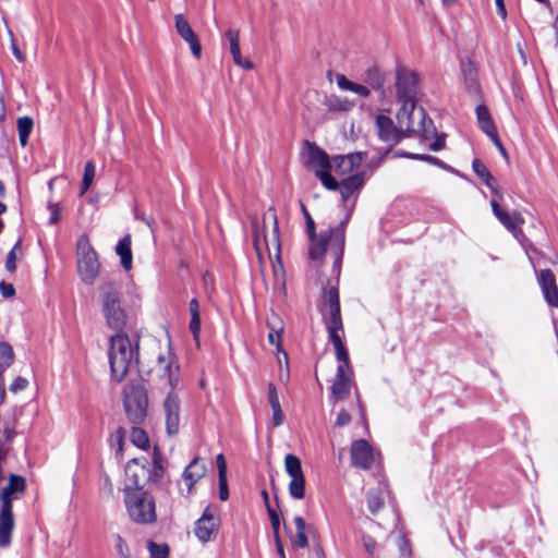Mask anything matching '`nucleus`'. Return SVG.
I'll list each match as a JSON object with an SVG mask.
<instances>
[{
	"label": "nucleus",
	"mask_w": 558,
	"mask_h": 558,
	"mask_svg": "<svg viewBox=\"0 0 558 558\" xmlns=\"http://www.w3.org/2000/svg\"><path fill=\"white\" fill-rule=\"evenodd\" d=\"M226 37L229 41L230 52L232 54L234 63L245 70H252L254 66L253 63L250 60L242 58L239 40V31L230 28L226 32Z\"/></svg>",
	"instance_id": "nucleus-25"
},
{
	"label": "nucleus",
	"mask_w": 558,
	"mask_h": 558,
	"mask_svg": "<svg viewBox=\"0 0 558 558\" xmlns=\"http://www.w3.org/2000/svg\"><path fill=\"white\" fill-rule=\"evenodd\" d=\"M536 276L546 303L558 308V286L554 272L550 269H541Z\"/></svg>",
	"instance_id": "nucleus-18"
},
{
	"label": "nucleus",
	"mask_w": 558,
	"mask_h": 558,
	"mask_svg": "<svg viewBox=\"0 0 558 558\" xmlns=\"http://www.w3.org/2000/svg\"><path fill=\"white\" fill-rule=\"evenodd\" d=\"M365 173L359 172L343 179L340 182L339 190L342 198L348 199L354 192L360 190L364 184Z\"/></svg>",
	"instance_id": "nucleus-28"
},
{
	"label": "nucleus",
	"mask_w": 558,
	"mask_h": 558,
	"mask_svg": "<svg viewBox=\"0 0 558 558\" xmlns=\"http://www.w3.org/2000/svg\"><path fill=\"white\" fill-rule=\"evenodd\" d=\"M27 385H28L27 379L19 376L14 379V381L11 384L9 389L12 392H17V391L24 390L27 387Z\"/></svg>",
	"instance_id": "nucleus-56"
},
{
	"label": "nucleus",
	"mask_w": 558,
	"mask_h": 558,
	"mask_svg": "<svg viewBox=\"0 0 558 558\" xmlns=\"http://www.w3.org/2000/svg\"><path fill=\"white\" fill-rule=\"evenodd\" d=\"M219 498L225 501L229 498L227 475H218Z\"/></svg>",
	"instance_id": "nucleus-50"
},
{
	"label": "nucleus",
	"mask_w": 558,
	"mask_h": 558,
	"mask_svg": "<svg viewBox=\"0 0 558 558\" xmlns=\"http://www.w3.org/2000/svg\"><path fill=\"white\" fill-rule=\"evenodd\" d=\"M403 156L412 158V159H416V160L426 161V162L435 165L439 168H445V163L440 159H438L437 157L430 156V155L407 153Z\"/></svg>",
	"instance_id": "nucleus-45"
},
{
	"label": "nucleus",
	"mask_w": 558,
	"mask_h": 558,
	"mask_svg": "<svg viewBox=\"0 0 558 558\" xmlns=\"http://www.w3.org/2000/svg\"><path fill=\"white\" fill-rule=\"evenodd\" d=\"M284 469L291 477L288 486L290 496L294 499H303L305 496V477L301 460L296 456L288 453L284 457Z\"/></svg>",
	"instance_id": "nucleus-11"
},
{
	"label": "nucleus",
	"mask_w": 558,
	"mask_h": 558,
	"mask_svg": "<svg viewBox=\"0 0 558 558\" xmlns=\"http://www.w3.org/2000/svg\"><path fill=\"white\" fill-rule=\"evenodd\" d=\"M475 111L481 130L488 136H496V126L487 107L485 105H478Z\"/></svg>",
	"instance_id": "nucleus-30"
},
{
	"label": "nucleus",
	"mask_w": 558,
	"mask_h": 558,
	"mask_svg": "<svg viewBox=\"0 0 558 558\" xmlns=\"http://www.w3.org/2000/svg\"><path fill=\"white\" fill-rule=\"evenodd\" d=\"M114 547L121 558H130V550L126 542L122 538L121 535H113Z\"/></svg>",
	"instance_id": "nucleus-46"
},
{
	"label": "nucleus",
	"mask_w": 558,
	"mask_h": 558,
	"mask_svg": "<svg viewBox=\"0 0 558 558\" xmlns=\"http://www.w3.org/2000/svg\"><path fill=\"white\" fill-rule=\"evenodd\" d=\"M350 422H351L350 413L347 410L341 409L338 412L336 421H335L336 426L342 427V426L348 425Z\"/></svg>",
	"instance_id": "nucleus-54"
},
{
	"label": "nucleus",
	"mask_w": 558,
	"mask_h": 558,
	"mask_svg": "<svg viewBox=\"0 0 558 558\" xmlns=\"http://www.w3.org/2000/svg\"><path fill=\"white\" fill-rule=\"evenodd\" d=\"M95 178V165L93 161H87L84 167V174L81 185L80 195H84L93 184Z\"/></svg>",
	"instance_id": "nucleus-39"
},
{
	"label": "nucleus",
	"mask_w": 558,
	"mask_h": 558,
	"mask_svg": "<svg viewBox=\"0 0 558 558\" xmlns=\"http://www.w3.org/2000/svg\"><path fill=\"white\" fill-rule=\"evenodd\" d=\"M101 313L109 328L122 330L126 324V313L121 302L120 286L117 282H104L99 287Z\"/></svg>",
	"instance_id": "nucleus-3"
},
{
	"label": "nucleus",
	"mask_w": 558,
	"mask_h": 558,
	"mask_svg": "<svg viewBox=\"0 0 558 558\" xmlns=\"http://www.w3.org/2000/svg\"><path fill=\"white\" fill-rule=\"evenodd\" d=\"M124 505L130 519L138 524H150L157 519L156 502L144 489L123 488Z\"/></svg>",
	"instance_id": "nucleus-4"
},
{
	"label": "nucleus",
	"mask_w": 558,
	"mask_h": 558,
	"mask_svg": "<svg viewBox=\"0 0 558 558\" xmlns=\"http://www.w3.org/2000/svg\"><path fill=\"white\" fill-rule=\"evenodd\" d=\"M397 100L401 105L397 113L399 124L409 125L411 112L416 109L418 80L415 72L398 66L396 70Z\"/></svg>",
	"instance_id": "nucleus-1"
},
{
	"label": "nucleus",
	"mask_w": 558,
	"mask_h": 558,
	"mask_svg": "<svg viewBox=\"0 0 558 558\" xmlns=\"http://www.w3.org/2000/svg\"><path fill=\"white\" fill-rule=\"evenodd\" d=\"M351 463L362 470H368L374 463V453L371 445L364 439H357L351 445Z\"/></svg>",
	"instance_id": "nucleus-19"
},
{
	"label": "nucleus",
	"mask_w": 558,
	"mask_h": 558,
	"mask_svg": "<svg viewBox=\"0 0 558 558\" xmlns=\"http://www.w3.org/2000/svg\"><path fill=\"white\" fill-rule=\"evenodd\" d=\"M363 81L374 90L385 95L384 85L386 82L385 73L375 64L368 66L363 74Z\"/></svg>",
	"instance_id": "nucleus-27"
},
{
	"label": "nucleus",
	"mask_w": 558,
	"mask_h": 558,
	"mask_svg": "<svg viewBox=\"0 0 558 558\" xmlns=\"http://www.w3.org/2000/svg\"><path fill=\"white\" fill-rule=\"evenodd\" d=\"M268 400L271 409L281 407L277 388L272 383L268 384Z\"/></svg>",
	"instance_id": "nucleus-52"
},
{
	"label": "nucleus",
	"mask_w": 558,
	"mask_h": 558,
	"mask_svg": "<svg viewBox=\"0 0 558 558\" xmlns=\"http://www.w3.org/2000/svg\"><path fill=\"white\" fill-rule=\"evenodd\" d=\"M472 168L473 171L483 180L485 185L489 187L493 191V193L500 197V194L496 189V180L492 175L488 168L480 159L473 160Z\"/></svg>",
	"instance_id": "nucleus-31"
},
{
	"label": "nucleus",
	"mask_w": 558,
	"mask_h": 558,
	"mask_svg": "<svg viewBox=\"0 0 558 558\" xmlns=\"http://www.w3.org/2000/svg\"><path fill=\"white\" fill-rule=\"evenodd\" d=\"M344 158L347 159V161L350 163V166H352V169H356L359 168L363 161L366 159V153H353V154H348V155H344Z\"/></svg>",
	"instance_id": "nucleus-49"
},
{
	"label": "nucleus",
	"mask_w": 558,
	"mask_h": 558,
	"mask_svg": "<svg viewBox=\"0 0 558 558\" xmlns=\"http://www.w3.org/2000/svg\"><path fill=\"white\" fill-rule=\"evenodd\" d=\"M148 550L151 558H168L169 546L167 544H157L155 542H148Z\"/></svg>",
	"instance_id": "nucleus-42"
},
{
	"label": "nucleus",
	"mask_w": 558,
	"mask_h": 558,
	"mask_svg": "<svg viewBox=\"0 0 558 558\" xmlns=\"http://www.w3.org/2000/svg\"><path fill=\"white\" fill-rule=\"evenodd\" d=\"M367 507L375 514L384 507V497L378 488H372L367 492Z\"/></svg>",
	"instance_id": "nucleus-36"
},
{
	"label": "nucleus",
	"mask_w": 558,
	"mask_h": 558,
	"mask_svg": "<svg viewBox=\"0 0 558 558\" xmlns=\"http://www.w3.org/2000/svg\"><path fill=\"white\" fill-rule=\"evenodd\" d=\"M148 469L147 482L153 484H159L163 477L165 469L162 466L161 454L157 449L154 451L153 463Z\"/></svg>",
	"instance_id": "nucleus-32"
},
{
	"label": "nucleus",
	"mask_w": 558,
	"mask_h": 558,
	"mask_svg": "<svg viewBox=\"0 0 558 558\" xmlns=\"http://www.w3.org/2000/svg\"><path fill=\"white\" fill-rule=\"evenodd\" d=\"M307 145V167L315 175L330 171L332 162L325 150L319 148L316 144L306 142Z\"/></svg>",
	"instance_id": "nucleus-20"
},
{
	"label": "nucleus",
	"mask_w": 558,
	"mask_h": 558,
	"mask_svg": "<svg viewBox=\"0 0 558 558\" xmlns=\"http://www.w3.org/2000/svg\"><path fill=\"white\" fill-rule=\"evenodd\" d=\"M49 209L51 210V216H50L49 222L50 223L59 222V220H60V213H61V208L59 207V205L58 204H50L49 205Z\"/></svg>",
	"instance_id": "nucleus-62"
},
{
	"label": "nucleus",
	"mask_w": 558,
	"mask_h": 558,
	"mask_svg": "<svg viewBox=\"0 0 558 558\" xmlns=\"http://www.w3.org/2000/svg\"><path fill=\"white\" fill-rule=\"evenodd\" d=\"M77 274L86 284H93L100 270V263L87 234H82L76 242Z\"/></svg>",
	"instance_id": "nucleus-6"
},
{
	"label": "nucleus",
	"mask_w": 558,
	"mask_h": 558,
	"mask_svg": "<svg viewBox=\"0 0 558 558\" xmlns=\"http://www.w3.org/2000/svg\"><path fill=\"white\" fill-rule=\"evenodd\" d=\"M329 108L333 110H347L345 105L339 99L330 100Z\"/></svg>",
	"instance_id": "nucleus-64"
},
{
	"label": "nucleus",
	"mask_w": 558,
	"mask_h": 558,
	"mask_svg": "<svg viewBox=\"0 0 558 558\" xmlns=\"http://www.w3.org/2000/svg\"><path fill=\"white\" fill-rule=\"evenodd\" d=\"M0 292L3 298H11L15 294V289H14L13 284L5 283L2 281L0 283Z\"/></svg>",
	"instance_id": "nucleus-58"
},
{
	"label": "nucleus",
	"mask_w": 558,
	"mask_h": 558,
	"mask_svg": "<svg viewBox=\"0 0 558 558\" xmlns=\"http://www.w3.org/2000/svg\"><path fill=\"white\" fill-rule=\"evenodd\" d=\"M174 21H175V28H177V32L180 35V37L189 44L192 53L196 58H199L201 53H202V46H201L197 35L192 29L187 20L182 14H177L174 16Z\"/></svg>",
	"instance_id": "nucleus-23"
},
{
	"label": "nucleus",
	"mask_w": 558,
	"mask_h": 558,
	"mask_svg": "<svg viewBox=\"0 0 558 558\" xmlns=\"http://www.w3.org/2000/svg\"><path fill=\"white\" fill-rule=\"evenodd\" d=\"M332 168L339 175H345L353 171L352 166H350L344 156L333 157Z\"/></svg>",
	"instance_id": "nucleus-41"
},
{
	"label": "nucleus",
	"mask_w": 558,
	"mask_h": 558,
	"mask_svg": "<svg viewBox=\"0 0 558 558\" xmlns=\"http://www.w3.org/2000/svg\"><path fill=\"white\" fill-rule=\"evenodd\" d=\"M116 253L121 258V265L125 270L132 268L131 234H125L117 244Z\"/></svg>",
	"instance_id": "nucleus-29"
},
{
	"label": "nucleus",
	"mask_w": 558,
	"mask_h": 558,
	"mask_svg": "<svg viewBox=\"0 0 558 558\" xmlns=\"http://www.w3.org/2000/svg\"><path fill=\"white\" fill-rule=\"evenodd\" d=\"M148 473L146 465L141 464L137 459H132L125 466L126 484L124 488L143 489Z\"/></svg>",
	"instance_id": "nucleus-21"
},
{
	"label": "nucleus",
	"mask_w": 558,
	"mask_h": 558,
	"mask_svg": "<svg viewBox=\"0 0 558 558\" xmlns=\"http://www.w3.org/2000/svg\"><path fill=\"white\" fill-rule=\"evenodd\" d=\"M130 438L132 444L140 449H147L149 447L148 435L141 427H132Z\"/></svg>",
	"instance_id": "nucleus-38"
},
{
	"label": "nucleus",
	"mask_w": 558,
	"mask_h": 558,
	"mask_svg": "<svg viewBox=\"0 0 558 558\" xmlns=\"http://www.w3.org/2000/svg\"><path fill=\"white\" fill-rule=\"evenodd\" d=\"M219 524L220 519L214 513L210 507H207L203 515L195 522V536L202 543H207L217 535Z\"/></svg>",
	"instance_id": "nucleus-14"
},
{
	"label": "nucleus",
	"mask_w": 558,
	"mask_h": 558,
	"mask_svg": "<svg viewBox=\"0 0 558 558\" xmlns=\"http://www.w3.org/2000/svg\"><path fill=\"white\" fill-rule=\"evenodd\" d=\"M302 209L306 222V233L310 239L308 256L313 260L322 259L327 250V235H325V231L319 234L316 233V226L312 216L304 206Z\"/></svg>",
	"instance_id": "nucleus-13"
},
{
	"label": "nucleus",
	"mask_w": 558,
	"mask_h": 558,
	"mask_svg": "<svg viewBox=\"0 0 558 558\" xmlns=\"http://www.w3.org/2000/svg\"><path fill=\"white\" fill-rule=\"evenodd\" d=\"M125 429L123 427L117 428L114 435L112 436L113 445L117 446L116 453L120 454L123 451L124 438H125Z\"/></svg>",
	"instance_id": "nucleus-47"
},
{
	"label": "nucleus",
	"mask_w": 558,
	"mask_h": 558,
	"mask_svg": "<svg viewBox=\"0 0 558 558\" xmlns=\"http://www.w3.org/2000/svg\"><path fill=\"white\" fill-rule=\"evenodd\" d=\"M253 242L255 250L258 252L264 243L267 247L272 243L279 247V227L276 210L269 207L263 216V227L259 226L257 218L252 220Z\"/></svg>",
	"instance_id": "nucleus-9"
},
{
	"label": "nucleus",
	"mask_w": 558,
	"mask_h": 558,
	"mask_svg": "<svg viewBox=\"0 0 558 558\" xmlns=\"http://www.w3.org/2000/svg\"><path fill=\"white\" fill-rule=\"evenodd\" d=\"M352 92L357 94L361 97H364V98H366L371 95V89H369L368 85L365 86V85L357 84V83H354Z\"/></svg>",
	"instance_id": "nucleus-59"
},
{
	"label": "nucleus",
	"mask_w": 558,
	"mask_h": 558,
	"mask_svg": "<svg viewBox=\"0 0 558 558\" xmlns=\"http://www.w3.org/2000/svg\"><path fill=\"white\" fill-rule=\"evenodd\" d=\"M26 489V481L21 475L11 474L8 485L0 495V547H7L11 543V534L14 529L12 502L17 499L19 494Z\"/></svg>",
	"instance_id": "nucleus-2"
},
{
	"label": "nucleus",
	"mask_w": 558,
	"mask_h": 558,
	"mask_svg": "<svg viewBox=\"0 0 558 558\" xmlns=\"http://www.w3.org/2000/svg\"><path fill=\"white\" fill-rule=\"evenodd\" d=\"M353 386V372H343L341 367H337V373L330 387L331 397L338 401L345 399Z\"/></svg>",
	"instance_id": "nucleus-24"
},
{
	"label": "nucleus",
	"mask_w": 558,
	"mask_h": 558,
	"mask_svg": "<svg viewBox=\"0 0 558 558\" xmlns=\"http://www.w3.org/2000/svg\"><path fill=\"white\" fill-rule=\"evenodd\" d=\"M134 359V349L126 335L117 333L110 338L109 363L112 378L122 381Z\"/></svg>",
	"instance_id": "nucleus-5"
},
{
	"label": "nucleus",
	"mask_w": 558,
	"mask_h": 558,
	"mask_svg": "<svg viewBox=\"0 0 558 558\" xmlns=\"http://www.w3.org/2000/svg\"><path fill=\"white\" fill-rule=\"evenodd\" d=\"M189 311L191 314V322L189 327L194 339H197L201 331L199 303L197 299L194 298L190 301Z\"/></svg>",
	"instance_id": "nucleus-33"
},
{
	"label": "nucleus",
	"mask_w": 558,
	"mask_h": 558,
	"mask_svg": "<svg viewBox=\"0 0 558 558\" xmlns=\"http://www.w3.org/2000/svg\"><path fill=\"white\" fill-rule=\"evenodd\" d=\"M324 300L327 306V313H324V320L328 331L329 340L333 348L343 344L339 331L343 330L341 318L339 291L331 287L324 291Z\"/></svg>",
	"instance_id": "nucleus-8"
},
{
	"label": "nucleus",
	"mask_w": 558,
	"mask_h": 558,
	"mask_svg": "<svg viewBox=\"0 0 558 558\" xmlns=\"http://www.w3.org/2000/svg\"><path fill=\"white\" fill-rule=\"evenodd\" d=\"M490 206L494 215L507 230H509L517 239L523 235L521 227L524 223V218L520 213L513 211L512 214H509L508 211L504 210L495 199L490 201Z\"/></svg>",
	"instance_id": "nucleus-17"
},
{
	"label": "nucleus",
	"mask_w": 558,
	"mask_h": 558,
	"mask_svg": "<svg viewBox=\"0 0 558 558\" xmlns=\"http://www.w3.org/2000/svg\"><path fill=\"white\" fill-rule=\"evenodd\" d=\"M218 468V475H227V461L222 453H219L216 458Z\"/></svg>",
	"instance_id": "nucleus-60"
},
{
	"label": "nucleus",
	"mask_w": 558,
	"mask_h": 558,
	"mask_svg": "<svg viewBox=\"0 0 558 558\" xmlns=\"http://www.w3.org/2000/svg\"><path fill=\"white\" fill-rule=\"evenodd\" d=\"M409 122V125L404 123L400 124V126L405 128V131L410 135L417 134L425 140H429L436 135V126L422 107L411 112Z\"/></svg>",
	"instance_id": "nucleus-12"
},
{
	"label": "nucleus",
	"mask_w": 558,
	"mask_h": 558,
	"mask_svg": "<svg viewBox=\"0 0 558 558\" xmlns=\"http://www.w3.org/2000/svg\"><path fill=\"white\" fill-rule=\"evenodd\" d=\"M20 246V242H17L14 247L8 253L5 260V268L8 271L13 272L16 269V254L15 250Z\"/></svg>",
	"instance_id": "nucleus-51"
},
{
	"label": "nucleus",
	"mask_w": 558,
	"mask_h": 558,
	"mask_svg": "<svg viewBox=\"0 0 558 558\" xmlns=\"http://www.w3.org/2000/svg\"><path fill=\"white\" fill-rule=\"evenodd\" d=\"M267 512H268V515H269V519H270V523H271V527H272V531H274V534H275V541H278L279 529H280L279 515H278L277 511L274 508H271V506H268Z\"/></svg>",
	"instance_id": "nucleus-48"
},
{
	"label": "nucleus",
	"mask_w": 558,
	"mask_h": 558,
	"mask_svg": "<svg viewBox=\"0 0 558 558\" xmlns=\"http://www.w3.org/2000/svg\"><path fill=\"white\" fill-rule=\"evenodd\" d=\"M163 412L167 433L172 436L178 434L180 427L181 402L177 393L170 391L163 400Z\"/></svg>",
	"instance_id": "nucleus-16"
},
{
	"label": "nucleus",
	"mask_w": 558,
	"mask_h": 558,
	"mask_svg": "<svg viewBox=\"0 0 558 558\" xmlns=\"http://www.w3.org/2000/svg\"><path fill=\"white\" fill-rule=\"evenodd\" d=\"M157 361L162 371L161 377L166 378L169 386L173 389L179 383L178 363L170 355H159Z\"/></svg>",
	"instance_id": "nucleus-26"
},
{
	"label": "nucleus",
	"mask_w": 558,
	"mask_h": 558,
	"mask_svg": "<svg viewBox=\"0 0 558 558\" xmlns=\"http://www.w3.org/2000/svg\"><path fill=\"white\" fill-rule=\"evenodd\" d=\"M363 545H364L366 551L371 556H374L375 550H376V542H375V539L372 536H369V535H363Z\"/></svg>",
	"instance_id": "nucleus-57"
},
{
	"label": "nucleus",
	"mask_w": 558,
	"mask_h": 558,
	"mask_svg": "<svg viewBox=\"0 0 558 558\" xmlns=\"http://www.w3.org/2000/svg\"><path fill=\"white\" fill-rule=\"evenodd\" d=\"M350 219V215H347L338 226L329 228L325 231L327 235V247H330V254L333 256V269L339 274L345 245V229Z\"/></svg>",
	"instance_id": "nucleus-10"
},
{
	"label": "nucleus",
	"mask_w": 558,
	"mask_h": 558,
	"mask_svg": "<svg viewBox=\"0 0 558 558\" xmlns=\"http://www.w3.org/2000/svg\"><path fill=\"white\" fill-rule=\"evenodd\" d=\"M295 535L291 536L292 545L299 548H305L307 546V537L305 534L306 524L302 517L294 518Z\"/></svg>",
	"instance_id": "nucleus-34"
},
{
	"label": "nucleus",
	"mask_w": 558,
	"mask_h": 558,
	"mask_svg": "<svg viewBox=\"0 0 558 558\" xmlns=\"http://www.w3.org/2000/svg\"><path fill=\"white\" fill-rule=\"evenodd\" d=\"M317 178L322 181L323 185L330 191L339 190L340 183L330 174V171L323 172L317 175Z\"/></svg>",
	"instance_id": "nucleus-44"
},
{
	"label": "nucleus",
	"mask_w": 558,
	"mask_h": 558,
	"mask_svg": "<svg viewBox=\"0 0 558 558\" xmlns=\"http://www.w3.org/2000/svg\"><path fill=\"white\" fill-rule=\"evenodd\" d=\"M271 410H272V422H274V425L275 426L281 425L283 423V420H284V415H283V412L281 410V407L274 408Z\"/></svg>",
	"instance_id": "nucleus-63"
},
{
	"label": "nucleus",
	"mask_w": 558,
	"mask_h": 558,
	"mask_svg": "<svg viewBox=\"0 0 558 558\" xmlns=\"http://www.w3.org/2000/svg\"><path fill=\"white\" fill-rule=\"evenodd\" d=\"M268 326L271 329L268 333V340L271 344H276L278 348L280 345V332L282 331V328L276 329L275 326L268 320Z\"/></svg>",
	"instance_id": "nucleus-53"
},
{
	"label": "nucleus",
	"mask_w": 558,
	"mask_h": 558,
	"mask_svg": "<svg viewBox=\"0 0 558 558\" xmlns=\"http://www.w3.org/2000/svg\"><path fill=\"white\" fill-rule=\"evenodd\" d=\"M14 353L11 345L0 342V374L3 375L5 369L12 364Z\"/></svg>",
	"instance_id": "nucleus-37"
},
{
	"label": "nucleus",
	"mask_w": 558,
	"mask_h": 558,
	"mask_svg": "<svg viewBox=\"0 0 558 558\" xmlns=\"http://www.w3.org/2000/svg\"><path fill=\"white\" fill-rule=\"evenodd\" d=\"M123 405L129 421L141 424L147 416L148 397L141 384H128L123 389Z\"/></svg>",
	"instance_id": "nucleus-7"
},
{
	"label": "nucleus",
	"mask_w": 558,
	"mask_h": 558,
	"mask_svg": "<svg viewBox=\"0 0 558 558\" xmlns=\"http://www.w3.org/2000/svg\"><path fill=\"white\" fill-rule=\"evenodd\" d=\"M435 141L430 143L429 148L434 151L440 150L445 147V135H435Z\"/></svg>",
	"instance_id": "nucleus-61"
},
{
	"label": "nucleus",
	"mask_w": 558,
	"mask_h": 558,
	"mask_svg": "<svg viewBox=\"0 0 558 558\" xmlns=\"http://www.w3.org/2000/svg\"><path fill=\"white\" fill-rule=\"evenodd\" d=\"M397 546L401 558H412V549L409 539L404 535L397 537Z\"/></svg>",
	"instance_id": "nucleus-43"
},
{
	"label": "nucleus",
	"mask_w": 558,
	"mask_h": 558,
	"mask_svg": "<svg viewBox=\"0 0 558 558\" xmlns=\"http://www.w3.org/2000/svg\"><path fill=\"white\" fill-rule=\"evenodd\" d=\"M336 357L339 362L338 367H341L343 372H353L350 365L349 353L344 344L335 347Z\"/></svg>",
	"instance_id": "nucleus-40"
},
{
	"label": "nucleus",
	"mask_w": 558,
	"mask_h": 558,
	"mask_svg": "<svg viewBox=\"0 0 558 558\" xmlns=\"http://www.w3.org/2000/svg\"><path fill=\"white\" fill-rule=\"evenodd\" d=\"M207 472V466L202 458H194L184 469L182 480L187 488V495L194 493V485L201 481Z\"/></svg>",
	"instance_id": "nucleus-22"
},
{
	"label": "nucleus",
	"mask_w": 558,
	"mask_h": 558,
	"mask_svg": "<svg viewBox=\"0 0 558 558\" xmlns=\"http://www.w3.org/2000/svg\"><path fill=\"white\" fill-rule=\"evenodd\" d=\"M336 81H337V84H338L339 88H341L343 90L352 92V88L354 86V82H351L349 78H347L345 75L338 74L336 76Z\"/></svg>",
	"instance_id": "nucleus-55"
},
{
	"label": "nucleus",
	"mask_w": 558,
	"mask_h": 558,
	"mask_svg": "<svg viewBox=\"0 0 558 558\" xmlns=\"http://www.w3.org/2000/svg\"><path fill=\"white\" fill-rule=\"evenodd\" d=\"M34 122L29 117H21L17 119V132L20 144L24 147L28 142V137L33 131Z\"/></svg>",
	"instance_id": "nucleus-35"
},
{
	"label": "nucleus",
	"mask_w": 558,
	"mask_h": 558,
	"mask_svg": "<svg viewBox=\"0 0 558 558\" xmlns=\"http://www.w3.org/2000/svg\"><path fill=\"white\" fill-rule=\"evenodd\" d=\"M375 122L378 136L384 142L398 143L404 137L410 136V134L405 131V128H401L399 123L398 126H396L392 119L388 116L379 114L376 117Z\"/></svg>",
	"instance_id": "nucleus-15"
}]
</instances>
